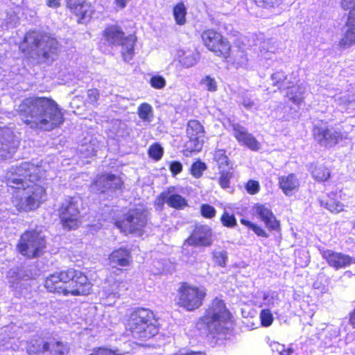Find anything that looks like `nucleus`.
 <instances>
[{"label":"nucleus","mask_w":355,"mask_h":355,"mask_svg":"<svg viewBox=\"0 0 355 355\" xmlns=\"http://www.w3.org/2000/svg\"><path fill=\"white\" fill-rule=\"evenodd\" d=\"M282 0H254L255 3L260 7H273L279 3Z\"/></svg>","instance_id":"nucleus-56"},{"label":"nucleus","mask_w":355,"mask_h":355,"mask_svg":"<svg viewBox=\"0 0 355 355\" xmlns=\"http://www.w3.org/2000/svg\"><path fill=\"white\" fill-rule=\"evenodd\" d=\"M82 200L79 196L67 197L62 202L58 210L63 227L67 230L76 228L80 222V206Z\"/></svg>","instance_id":"nucleus-11"},{"label":"nucleus","mask_w":355,"mask_h":355,"mask_svg":"<svg viewBox=\"0 0 355 355\" xmlns=\"http://www.w3.org/2000/svg\"><path fill=\"white\" fill-rule=\"evenodd\" d=\"M214 159L216 162L219 171L220 169H227L232 168L230 166V159L225 154V151L223 149H219L215 151Z\"/></svg>","instance_id":"nucleus-32"},{"label":"nucleus","mask_w":355,"mask_h":355,"mask_svg":"<svg viewBox=\"0 0 355 355\" xmlns=\"http://www.w3.org/2000/svg\"><path fill=\"white\" fill-rule=\"evenodd\" d=\"M148 155L155 160H159L163 155V148L159 144H155L149 148Z\"/></svg>","instance_id":"nucleus-46"},{"label":"nucleus","mask_w":355,"mask_h":355,"mask_svg":"<svg viewBox=\"0 0 355 355\" xmlns=\"http://www.w3.org/2000/svg\"><path fill=\"white\" fill-rule=\"evenodd\" d=\"M186 133L188 140L184 144V150L189 153L200 151L205 138V130L201 123L197 120L189 121Z\"/></svg>","instance_id":"nucleus-17"},{"label":"nucleus","mask_w":355,"mask_h":355,"mask_svg":"<svg viewBox=\"0 0 355 355\" xmlns=\"http://www.w3.org/2000/svg\"><path fill=\"white\" fill-rule=\"evenodd\" d=\"M177 58L184 68L194 66L199 60V53L194 50L179 49L177 52Z\"/></svg>","instance_id":"nucleus-28"},{"label":"nucleus","mask_w":355,"mask_h":355,"mask_svg":"<svg viewBox=\"0 0 355 355\" xmlns=\"http://www.w3.org/2000/svg\"><path fill=\"white\" fill-rule=\"evenodd\" d=\"M166 203L171 207L176 209H182L187 205V202L184 198L178 194L170 195L166 199Z\"/></svg>","instance_id":"nucleus-31"},{"label":"nucleus","mask_w":355,"mask_h":355,"mask_svg":"<svg viewBox=\"0 0 355 355\" xmlns=\"http://www.w3.org/2000/svg\"><path fill=\"white\" fill-rule=\"evenodd\" d=\"M46 248L45 236L36 230L26 231L17 244L19 252L28 258L40 256Z\"/></svg>","instance_id":"nucleus-9"},{"label":"nucleus","mask_w":355,"mask_h":355,"mask_svg":"<svg viewBox=\"0 0 355 355\" xmlns=\"http://www.w3.org/2000/svg\"><path fill=\"white\" fill-rule=\"evenodd\" d=\"M207 166L205 163L198 161L193 163L191 167V173L196 178H199L202 176V173L206 170Z\"/></svg>","instance_id":"nucleus-42"},{"label":"nucleus","mask_w":355,"mask_h":355,"mask_svg":"<svg viewBox=\"0 0 355 355\" xmlns=\"http://www.w3.org/2000/svg\"><path fill=\"white\" fill-rule=\"evenodd\" d=\"M126 329L132 337L147 340L155 336L159 331L157 320L149 309L139 308L134 310L129 315Z\"/></svg>","instance_id":"nucleus-5"},{"label":"nucleus","mask_w":355,"mask_h":355,"mask_svg":"<svg viewBox=\"0 0 355 355\" xmlns=\"http://www.w3.org/2000/svg\"><path fill=\"white\" fill-rule=\"evenodd\" d=\"M61 0H46V5L51 8H58L60 5Z\"/></svg>","instance_id":"nucleus-60"},{"label":"nucleus","mask_w":355,"mask_h":355,"mask_svg":"<svg viewBox=\"0 0 355 355\" xmlns=\"http://www.w3.org/2000/svg\"><path fill=\"white\" fill-rule=\"evenodd\" d=\"M298 80H289L286 85L287 97L295 104L299 105L304 98L306 86L304 83H298Z\"/></svg>","instance_id":"nucleus-24"},{"label":"nucleus","mask_w":355,"mask_h":355,"mask_svg":"<svg viewBox=\"0 0 355 355\" xmlns=\"http://www.w3.org/2000/svg\"><path fill=\"white\" fill-rule=\"evenodd\" d=\"M67 4L71 12L80 17L79 23H85L92 17L93 9L90 3L84 1L78 3L68 2Z\"/></svg>","instance_id":"nucleus-25"},{"label":"nucleus","mask_w":355,"mask_h":355,"mask_svg":"<svg viewBox=\"0 0 355 355\" xmlns=\"http://www.w3.org/2000/svg\"><path fill=\"white\" fill-rule=\"evenodd\" d=\"M260 52H261V57L264 58V59H270L272 58L271 55H272V53L269 51H266L265 52H263L262 50L261 49L260 50Z\"/></svg>","instance_id":"nucleus-62"},{"label":"nucleus","mask_w":355,"mask_h":355,"mask_svg":"<svg viewBox=\"0 0 355 355\" xmlns=\"http://www.w3.org/2000/svg\"><path fill=\"white\" fill-rule=\"evenodd\" d=\"M26 350L29 355H65L68 347L61 342L48 343L38 338L26 344Z\"/></svg>","instance_id":"nucleus-15"},{"label":"nucleus","mask_w":355,"mask_h":355,"mask_svg":"<svg viewBox=\"0 0 355 355\" xmlns=\"http://www.w3.org/2000/svg\"><path fill=\"white\" fill-rule=\"evenodd\" d=\"M122 186V181L118 176L112 174H103L97 176L91 185V191L103 195L105 199L113 198Z\"/></svg>","instance_id":"nucleus-14"},{"label":"nucleus","mask_w":355,"mask_h":355,"mask_svg":"<svg viewBox=\"0 0 355 355\" xmlns=\"http://www.w3.org/2000/svg\"><path fill=\"white\" fill-rule=\"evenodd\" d=\"M44 286L49 292L64 296L86 295L90 293L92 288L87 277L72 268L50 275L45 280Z\"/></svg>","instance_id":"nucleus-2"},{"label":"nucleus","mask_w":355,"mask_h":355,"mask_svg":"<svg viewBox=\"0 0 355 355\" xmlns=\"http://www.w3.org/2000/svg\"><path fill=\"white\" fill-rule=\"evenodd\" d=\"M259 184L254 180H250L246 184V190L250 194H255L259 191Z\"/></svg>","instance_id":"nucleus-55"},{"label":"nucleus","mask_w":355,"mask_h":355,"mask_svg":"<svg viewBox=\"0 0 355 355\" xmlns=\"http://www.w3.org/2000/svg\"><path fill=\"white\" fill-rule=\"evenodd\" d=\"M126 284L123 282L119 280L114 282L113 284L110 286V288L105 291L109 297H112L113 298H117L120 296V291L126 290Z\"/></svg>","instance_id":"nucleus-36"},{"label":"nucleus","mask_w":355,"mask_h":355,"mask_svg":"<svg viewBox=\"0 0 355 355\" xmlns=\"http://www.w3.org/2000/svg\"><path fill=\"white\" fill-rule=\"evenodd\" d=\"M241 104L246 109L257 108L259 106L258 101L252 99L248 96H243L241 100Z\"/></svg>","instance_id":"nucleus-53"},{"label":"nucleus","mask_w":355,"mask_h":355,"mask_svg":"<svg viewBox=\"0 0 355 355\" xmlns=\"http://www.w3.org/2000/svg\"><path fill=\"white\" fill-rule=\"evenodd\" d=\"M204 45L218 56L228 58L230 51V44L220 33L213 29L204 31L201 35Z\"/></svg>","instance_id":"nucleus-16"},{"label":"nucleus","mask_w":355,"mask_h":355,"mask_svg":"<svg viewBox=\"0 0 355 355\" xmlns=\"http://www.w3.org/2000/svg\"><path fill=\"white\" fill-rule=\"evenodd\" d=\"M319 250L322 257L327 261L330 266L336 270L346 268L355 263V258L341 252L324 248H320Z\"/></svg>","instance_id":"nucleus-19"},{"label":"nucleus","mask_w":355,"mask_h":355,"mask_svg":"<svg viewBox=\"0 0 355 355\" xmlns=\"http://www.w3.org/2000/svg\"><path fill=\"white\" fill-rule=\"evenodd\" d=\"M327 97L333 98L339 105H345L351 101L349 96L347 94L342 95L341 94H338L334 96H327Z\"/></svg>","instance_id":"nucleus-52"},{"label":"nucleus","mask_w":355,"mask_h":355,"mask_svg":"<svg viewBox=\"0 0 355 355\" xmlns=\"http://www.w3.org/2000/svg\"><path fill=\"white\" fill-rule=\"evenodd\" d=\"M233 130V136L242 146H245L252 150L257 151L261 148L260 143L248 130L239 123L231 125Z\"/></svg>","instance_id":"nucleus-20"},{"label":"nucleus","mask_w":355,"mask_h":355,"mask_svg":"<svg viewBox=\"0 0 355 355\" xmlns=\"http://www.w3.org/2000/svg\"><path fill=\"white\" fill-rule=\"evenodd\" d=\"M312 176L315 180L319 182H323L329 178L330 172L329 169L323 165L316 166L312 171Z\"/></svg>","instance_id":"nucleus-35"},{"label":"nucleus","mask_w":355,"mask_h":355,"mask_svg":"<svg viewBox=\"0 0 355 355\" xmlns=\"http://www.w3.org/2000/svg\"><path fill=\"white\" fill-rule=\"evenodd\" d=\"M349 321L352 325L355 327V309L353 311L352 313L350 314Z\"/></svg>","instance_id":"nucleus-64"},{"label":"nucleus","mask_w":355,"mask_h":355,"mask_svg":"<svg viewBox=\"0 0 355 355\" xmlns=\"http://www.w3.org/2000/svg\"><path fill=\"white\" fill-rule=\"evenodd\" d=\"M12 193V203L18 211L36 209L45 197L44 189L36 184H27L26 187Z\"/></svg>","instance_id":"nucleus-7"},{"label":"nucleus","mask_w":355,"mask_h":355,"mask_svg":"<svg viewBox=\"0 0 355 355\" xmlns=\"http://www.w3.org/2000/svg\"><path fill=\"white\" fill-rule=\"evenodd\" d=\"M270 347L273 352H277L282 355L286 350L285 346L275 341H271L270 343Z\"/></svg>","instance_id":"nucleus-58"},{"label":"nucleus","mask_w":355,"mask_h":355,"mask_svg":"<svg viewBox=\"0 0 355 355\" xmlns=\"http://www.w3.org/2000/svg\"><path fill=\"white\" fill-rule=\"evenodd\" d=\"M241 223L252 230L259 236L264 238H268L269 236L268 234L262 227L250 220L242 218L241 219Z\"/></svg>","instance_id":"nucleus-39"},{"label":"nucleus","mask_w":355,"mask_h":355,"mask_svg":"<svg viewBox=\"0 0 355 355\" xmlns=\"http://www.w3.org/2000/svg\"><path fill=\"white\" fill-rule=\"evenodd\" d=\"M19 146V141L8 128H0V161L11 158Z\"/></svg>","instance_id":"nucleus-18"},{"label":"nucleus","mask_w":355,"mask_h":355,"mask_svg":"<svg viewBox=\"0 0 355 355\" xmlns=\"http://www.w3.org/2000/svg\"><path fill=\"white\" fill-rule=\"evenodd\" d=\"M109 260L112 268H116L118 266H127L130 262V253L127 249L121 248L112 252Z\"/></svg>","instance_id":"nucleus-26"},{"label":"nucleus","mask_w":355,"mask_h":355,"mask_svg":"<svg viewBox=\"0 0 355 355\" xmlns=\"http://www.w3.org/2000/svg\"><path fill=\"white\" fill-rule=\"evenodd\" d=\"M320 204L332 213H339L343 210V205L335 199H329L325 202L322 200Z\"/></svg>","instance_id":"nucleus-38"},{"label":"nucleus","mask_w":355,"mask_h":355,"mask_svg":"<svg viewBox=\"0 0 355 355\" xmlns=\"http://www.w3.org/2000/svg\"><path fill=\"white\" fill-rule=\"evenodd\" d=\"M149 83L152 87L157 89H163L166 86V80L159 75L153 76Z\"/></svg>","instance_id":"nucleus-47"},{"label":"nucleus","mask_w":355,"mask_h":355,"mask_svg":"<svg viewBox=\"0 0 355 355\" xmlns=\"http://www.w3.org/2000/svg\"><path fill=\"white\" fill-rule=\"evenodd\" d=\"M103 38L109 45L121 46V55L125 62H129L132 59L137 40L135 35L130 34L125 36L120 26L110 25L104 30Z\"/></svg>","instance_id":"nucleus-8"},{"label":"nucleus","mask_w":355,"mask_h":355,"mask_svg":"<svg viewBox=\"0 0 355 355\" xmlns=\"http://www.w3.org/2000/svg\"><path fill=\"white\" fill-rule=\"evenodd\" d=\"M90 355H120L115 351L105 347H99L94 349Z\"/></svg>","instance_id":"nucleus-54"},{"label":"nucleus","mask_w":355,"mask_h":355,"mask_svg":"<svg viewBox=\"0 0 355 355\" xmlns=\"http://www.w3.org/2000/svg\"><path fill=\"white\" fill-rule=\"evenodd\" d=\"M232 168L227 169H220L219 171V184L223 189L228 188L230 187V181L232 178Z\"/></svg>","instance_id":"nucleus-40"},{"label":"nucleus","mask_w":355,"mask_h":355,"mask_svg":"<svg viewBox=\"0 0 355 355\" xmlns=\"http://www.w3.org/2000/svg\"><path fill=\"white\" fill-rule=\"evenodd\" d=\"M254 214L260 218L270 230H277L279 223L276 219L271 209L266 205L257 203L253 207Z\"/></svg>","instance_id":"nucleus-23"},{"label":"nucleus","mask_w":355,"mask_h":355,"mask_svg":"<svg viewBox=\"0 0 355 355\" xmlns=\"http://www.w3.org/2000/svg\"><path fill=\"white\" fill-rule=\"evenodd\" d=\"M200 213L204 218H212L216 216V209L208 204H203L200 207Z\"/></svg>","instance_id":"nucleus-49"},{"label":"nucleus","mask_w":355,"mask_h":355,"mask_svg":"<svg viewBox=\"0 0 355 355\" xmlns=\"http://www.w3.org/2000/svg\"><path fill=\"white\" fill-rule=\"evenodd\" d=\"M271 79L272 84L278 87L279 89H286V85L291 79L288 80L287 76L282 71H277L272 74Z\"/></svg>","instance_id":"nucleus-37"},{"label":"nucleus","mask_w":355,"mask_h":355,"mask_svg":"<svg viewBox=\"0 0 355 355\" xmlns=\"http://www.w3.org/2000/svg\"><path fill=\"white\" fill-rule=\"evenodd\" d=\"M9 284L15 287L18 284L19 280L28 279L33 277V274L28 267L21 266L10 270L8 272Z\"/></svg>","instance_id":"nucleus-29"},{"label":"nucleus","mask_w":355,"mask_h":355,"mask_svg":"<svg viewBox=\"0 0 355 355\" xmlns=\"http://www.w3.org/2000/svg\"><path fill=\"white\" fill-rule=\"evenodd\" d=\"M138 115L144 121L151 122L153 119V110L150 105L141 103L138 107Z\"/></svg>","instance_id":"nucleus-33"},{"label":"nucleus","mask_w":355,"mask_h":355,"mask_svg":"<svg viewBox=\"0 0 355 355\" xmlns=\"http://www.w3.org/2000/svg\"><path fill=\"white\" fill-rule=\"evenodd\" d=\"M112 124V129L110 130L111 132L110 137H123L125 124L119 120H113Z\"/></svg>","instance_id":"nucleus-41"},{"label":"nucleus","mask_w":355,"mask_h":355,"mask_svg":"<svg viewBox=\"0 0 355 355\" xmlns=\"http://www.w3.org/2000/svg\"><path fill=\"white\" fill-rule=\"evenodd\" d=\"M27 55L40 63L53 62L58 55V44L57 40L48 34L37 31H29L24 37L21 48Z\"/></svg>","instance_id":"nucleus-3"},{"label":"nucleus","mask_w":355,"mask_h":355,"mask_svg":"<svg viewBox=\"0 0 355 355\" xmlns=\"http://www.w3.org/2000/svg\"><path fill=\"white\" fill-rule=\"evenodd\" d=\"M15 340L13 338H9L8 340H0V349L6 350L11 349L16 351L19 349V346L16 345Z\"/></svg>","instance_id":"nucleus-50"},{"label":"nucleus","mask_w":355,"mask_h":355,"mask_svg":"<svg viewBox=\"0 0 355 355\" xmlns=\"http://www.w3.org/2000/svg\"><path fill=\"white\" fill-rule=\"evenodd\" d=\"M148 222V212L143 208L130 209L122 220L115 223L116 226L123 233L142 235Z\"/></svg>","instance_id":"nucleus-10"},{"label":"nucleus","mask_w":355,"mask_h":355,"mask_svg":"<svg viewBox=\"0 0 355 355\" xmlns=\"http://www.w3.org/2000/svg\"><path fill=\"white\" fill-rule=\"evenodd\" d=\"M342 7L350 10L343 42L345 44L350 45L355 43V0H342Z\"/></svg>","instance_id":"nucleus-22"},{"label":"nucleus","mask_w":355,"mask_h":355,"mask_svg":"<svg viewBox=\"0 0 355 355\" xmlns=\"http://www.w3.org/2000/svg\"><path fill=\"white\" fill-rule=\"evenodd\" d=\"M100 148V144L96 139H91L89 143L82 144L78 149L82 157L87 158L96 155Z\"/></svg>","instance_id":"nucleus-30"},{"label":"nucleus","mask_w":355,"mask_h":355,"mask_svg":"<svg viewBox=\"0 0 355 355\" xmlns=\"http://www.w3.org/2000/svg\"><path fill=\"white\" fill-rule=\"evenodd\" d=\"M279 185L285 195L291 196L297 190L300 182L296 176L291 173L279 177Z\"/></svg>","instance_id":"nucleus-27"},{"label":"nucleus","mask_w":355,"mask_h":355,"mask_svg":"<svg viewBox=\"0 0 355 355\" xmlns=\"http://www.w3.org/2000/svg\"><path fill=\"white\" fill-rule=\"evenodd\" d=\"M87 96L91 103H95L98 100V92L96 89H89L87 92Z\"/></svg>","instance_id":"nucleus-59"},{"label":"nucleus","mask_w":355,"mask_h":355,"mask_svg":"<svg viewBox=\"0 0 355 355\" xmlns=\"http://www.w3.org/2000/svg\"><path fill=\"white\" fill-rule=\"evenodd\" d=\"M201 320L214 336H225L232 327L231 313L224 302L217 297L209 306Z\"/></svg>","instance_id":"nucleus-4"},{"label":"nucleus","mask_w":355,"mask_h":355,"mask_svg":"<svg viewBox=\"0 0 355 355\" xmlns=\"http://www.w3.org/2000/svg\"><path fill=\"white\" fill-rule=\"evenodd\" d=\"M187 8L183 3H178L173 8V16L178 25H184L186 22Z\"/></svg>","instance_id":"nucleus-34"},{"label":"nucleus","mask_w":355,"mask_h":355,"mask_svg":"<svg viewBox=\"0 0 355 355\" xmlns=\"http://www.w3.org/2000/svg\"><path fill=\"white\" fill-rule=\"evenodd\" d=\"M282 355H298V354L294 352L293 348L288 347V348L286 349V350L284 351V352Z\"/></svg>","instance_id":"nucleus-63"},{"label":"nucleus","mask_w":355,"mask_h":355,"mask_svg":"<svg viewBox=\"0 0 355 355\" xmlns=\"http://www.w3.org/2000/svg\"><path fill=\"white\" fill-rule=\"evenodd\" d=\"M38 170L34 164L27 162L12 166L5 177L8 191L13 192L26 187L27 184H35L39 178Z\"/></svg>","instance_id":"nucleus-6"},{"label":"nucleus","mask_w":355,"mask_h":355,"mask_svg":"<svg viewBox=\"0 0 355 355\" xmlns=\"http://www.w3.org/2000/svg\"><path fill=\"white\" fill-rule=\"evenodd\" d=\"M200 83L203 85L206 89L211 92H214L217 90L218 86L216 80L209 76H205L200 81Z\"/></svg>","instance_id":"nucleus-45"},{"label":"nucleus","mask_w":355,"mask_h":355,"mask_svg":"<svg viewBox=\"0 0 355 355\" xmlns=\"http://www.w3.org/2000/svg\"><path fill=\"white\" fill-rule=\"evenodd\" d=\"M222 224L227 227H234L236 225V220L233 214L225 211L220 218Z\"/></svg>","instance_id":"nucleus-44"},{"label":"nucleus","mask_w":355,"mask_h":355,"mask_svg":"<svg viewBox=\"0 0 355 355\" xmlns=\"http://www.w3.org/2000/svg\"><path fill=\"white\" fill-rule=\"evenodd\" d=\"M211 230L208 225H198L184 244L196 246H209L211 244Z\"/></svg>","instance_id":"nucleus-21"},{"label":"nucleus","mask_w":355,"mask_h":355,"mask_svg":"<svg viewBox=\"0 0 355 355\" xmlns=\"http://www.w3.org/2000/svg\"><path fill=\"white\" fill-rule=\"evenodd\" d=\"M21 121L30 128L51 131L64 122V116L58 103L47 97H29L16 108Z\"/></svg>","instance_id":"nucleus-1"},{"label":"nucleus","mask_w":355,"mask_h":355,"mask_svg":"<svg viewBox=\"0 0 355 355\" xmlns=\"http://www.w3.org/2000/svg\"><path fill=\"white\" fill-rule=\"evenodd\" d=\"M130 0H115V3L120 8H124Z\"/></svg>","instance_id":"nucleus-61"},{"label":"nucleus","mask_w":355,"mask_h":355,"mask_svg":"<svg viewBox=\"0 0 355 355\" xmlns=\"http://www.w3.org/2000/svg\"><path fill=\"white\" fill-rule=\"evenodd\" d=\"M206 295L205 289L184 283L178 293V304L187 311L198 309Z\"/></svg>","instance_id":"nucleus-12"},{"label":"nucleus","mask_w":355,"mask_h":355,"mask_svg":"<svg viewBox=\"0 0 355 355\" xmlns=\"http://www.w3.org/2000/svg\"><path fill=\"white\" fill-rule=\"evenodd\" d=\"M213 259L216 263L221 267L226 266V261L227 260V252L222 251H214L213 252Z\"/></svg>","instance_id":"nucleus-43"},{"label":"nucleus","mask_w":355,"mask_h":355,"mask_svg":"<svg viewBox=\"0 0 355 355\" xmlns=\"http://www.w3.org/2000/svg\"><path fill=\"white\" fill-rule=\"evenodd\" d=\"M248 59L246 53L243 51H239L235 55L234 59V64L236 65V67H245L248 63Z\"/></svg>","instance_id":"nucleus-51"},{"label":"nucleus","mask_w":355,"mask_h":355,"mask_svg":"<svg viewBox=\"0 0 355 355\" xmlns=\"http://www.w3.org/2000/svg\"><path fill=\"white\" fill-rule=\"evenodd\" d=\"M260 319L261 324L264 327H269L273 322V316L269 309H263L261 311Z\"/></svg>","instance_id":"nucleus-48"},{"label":"nucleus","mask_w":355,"mask_h":355,"mask_svg":"<svg viewBox=\"0 0 355 355\" xmlns=\"http://www.w3.org/2000/svg\"><path fill=\"white\" fill-rule=\"evenodd\" d=\"M169 169L173 175H176L182 171V164L180 162L173 161L169 164Z\"/></svg>","instance_id":"nucleus-57"},{"label":"nucleus","mask_w":355,"mask_h":355,"mask_svg":"<svg viewBox=\"0 0 355 355\" xmlns=\"http://www.w3.org/2000/svg\"><path fill=\"white\" fill-rule=\"evenodd\" d=\"M314 139L322 147L331 148L344 138L341 130L326 123L315 124L313 129Z\"/></svg>","instance_id":"nucleus-13"}]
</instances>
